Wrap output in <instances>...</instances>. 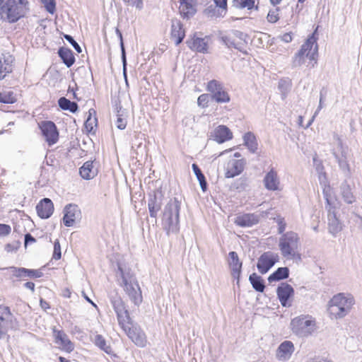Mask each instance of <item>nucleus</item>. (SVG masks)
<instances>
[{
	"label": "nucleus",
	"mask_w": 362,
	"mask_h": 362,
	"mask_svg": "<svg viewBox=\"0 0 362 362\" xmlns=\"http://www.w3.org/2000/svg\"><path fill=\"white\" fill-rule=\"evenodd\" d=\"M41 2L44 4L46 10L53 14L56 10L55 0H41Z\"/></svg>",
	"instance_id": "50"
},
{
	"label": "nucleus",
	"mask_w": 362,
	"mask_h": 362,
	"mask_svg": "<svg viewBox=\"0 0 362 362\" xmlns=\"http://www.w3.org/2000/svg\"><path fill=\"white\" fill-rule=\"evenodd\" d=\"M16 323V318L10 307L0 305V339L7 333L8 329H13Z\"/></svg>",
	"instance_id": "9"
},
{
	"label": "nucleus",
	"mask_w": 362,
	"mask_h": 362,
	"mask_svg": "<svg viewBox=\"0 0 362 362\" xmlns=\"http://www.w3.org/2000/svg\"><path fill=\"white\" fill-rule=\"evenodd\" d=\"M233 6L238 8H247L251 10L255 7V0H233Z\"/></svg>",
	"instance_id": "42"
},
{
	"label": "nucleus",
	"mask_w": 362,
	"mask_h": 362,
	"mask_svg": "<svg viewBox=\"0 0 362 362\" xmlns=\"http://www.w3.org/2000/svg\"><path fill=\"white\" fill-rule=\"evenodd\" d=\"M17 101L16 95L12 90H4L0 92V103L13 104Z\"/></svg>",
	"instance_id": "39"
},
{
	"label": "nucleus",
	"mask_w": 362,
	"mask_h": 362,
	"mask_svg": "<svg viewBox=\"0 0 362 362\" xmlns=\"http://www.w3.org/2000/svg\"><path fill=\"white\" fill-rule=\"evenodd\" d=\"M333 138L337 142V147L335 149H337V151H340V150H342V149H347L348 148V146L344 145L343 141H342V139H341V137H340V136L339 134L334 133V135H333Z\"/></svg>",
	"instance_id": "57"
},
{
	"label": "nucleus",
	"mask_w": 362,
	"mask_h": 362,
	"mask_svg": "<svg viewBox=\"0 0 362 362\" xmlns=\"http://www.w3.org/2000/svg\"><path fill=\"white\" fill-rule=\"evenodd\" d=\"M10 269L11 270V272L13 275L18 279L24 278L25 277V273H26V268L23 267H11Z\"/></svg>",
	"instance_id": "51"
},
{
	"label": "nucleus",
	"mask_w": 362,
	"mask_h": 362,
	"mask_svg": "<svg viewBox=\"0 0 362 362\" xmlns=\"http://www.w3.org/2000/svg\"><path fill=\"white\" fill-rule=\"evenodd\" d=\"M80 175L85 180L93 179L97 174L93 161L88 160L83 163L79 169Z\"/></svg>",
	"instance_id": "29"
},
{
	"label": "nucleus",
	"mask_w": 362,
	"mask_h": 362,
	"mask_svg": "<svg viewBox=\"0 0 362 362\" xmlns=\"http://www.w3.org/2000/svg\"><path fill=\"white\" fill-rule=\"evenodd\" d=\"M11 232V228L9 225L0 223V236H6Z\"/></svg>",
	"instance_id": "56"
},
{
	"label": "nucleus",
	"mask_w": 362,
	"mask_h": 362,
	"mask_svg": "<svg viewBox=\"0 0 362 362\" xmlns=\"http://www.w3.org/2000/svg\"><path fill=\"white\" fill-rule=\"evenodd\" d=\"M197 0H182V19H189L197 11Z\"/></svg>",
	"instance_id": "27"
},
{
	"label": "nucleus",
	"mask_w": 362,
	"mask_h": 362,
	"mask_svg": "<svg viewBox=\"0 0 362 362\" xmlns=\"http://www.w3.org/2000/svg\"><path fill=\"white\" fill-rule=\"evenodd\" d=\"M206 90L210 93L211 99L217 103H227L230 100V97L223 83L217 80L209 81Z\"/></svg>",
	"instance_id": "8"
},
{
	"label": "nucleus",
	"mask_w": 362,
	"mask_h": 362,
	"mask_svg": "<svg viewBox=\"0 0 362 362\" xmlns=\"http://www.w3.org/2000/svg\"><path fill=\"white\" fill-rule=\"evenodd\" d=\"M323 197L325 199V208L328 211V209H330L331 210L334 209V207L332 205L331 201L329 199V194L327 191H326L325 189H323Z\"/></svg>",
	"instance_id": "61"
},
{
	"label": "nucleus",
	"mask_w": 362,
	"mask_h": 362,
	"mask_svg": "<svg viewBox=\"0 0 362 362\" xmlns=\"http://www.w3.org/2000/svg\"><path fill=\"white\" fill-rule=\"evenodd\" d=\"M29 0H0V21L13 24L27 17Z\"/></svg>",
	"instance_id": "2"
},
{
	"label": "nucleus",
	"mask_w": 362,
	"mask_h": 362,
	"mask_svg": "<svg viewBox=\"0 0 362 362\" xmlns=\"http://www.w3.org/2000/svg\"><path fill=\"white\" fill-rule=\"evenodd\" d=\"M339 190L341 198L345 203L352 204L356 202V197L354 194L352 188L346 180L341 183Z\"/></svg>",
	"instance_id": "22"
},
{
	"label": "nucleus",
	"mask_w": 362,
	"mask_h": 362,
	"mask_svg": "<svg viewBox=\"0 0 362 362\" xmlns=\"http://www.w3.org/2000/svg\"><path fill=\"white\" fill-rule=\"evenodd\" d=\"M305 53L300 54V50H298L294 55L292 66L298 67L303 64L305 63Z\"/></svg>",
	"instance_id": "46"
},
{
	"label": "nucleus",
	"mask_w": 362,
	"mask_h": 362,
	"mask_svg": "<svg viewBox=\"0 0 362 362\" xmlns=\"http://www.w3.org/2000/svg\"><path fill=\"white\" fill-rule=\"evenodd\" d=\"M209 98H211L210 93H203L200 95L197 99V104L199 107L204 108L209 106Z\"/></svg>",
	"instance_id": "47"
},
{
	"label": "nucleus",
	"mask_w": 362,
	"mask_h": 362,
	"mask_svg": "<svg viewBox=\"0 0 362 362\" xmlns=\"http://www.w3.org/2000/svg\"><path fill=\"white\" fill-rule=\"evenodd\" d=\"M279 8L274 10H270L267 14V19L271 23H275L279 20Z\"/></svg>",
	"instance_id": "48"
},
{
	"label": "nucleus",
	"mask_w": 362,
	"mask_h": 362,
	"mask_svg": "<svg viewBox=\"0 0 362 362\" xmlns=\"http://www.w3.org/2000/svg\"><path fill=\"white\" fill-rule=\"evenodd\" d=\"M354 303V298L351 294L339 293L329 301V313L336 319L343 318L349 313Z\"/></svg>",
	"instance_id": "3"
},
{
	"label": "nucleus",
	"mask_w": 362,
	"mask_h": 362,
	"mask_svg": "<svg viewBox=\"0 0 362 362\" xmlns=\"http://www.w3.org/2000/svg\"><path fill=\"white\" fill-rule=\"evenodd\" d=\"M314 165L315 166L316 171L320 174V175H323L325 176L326 173L324 171V166L320 160H318L316 157H313V158Z\"/></svg>",
	"instance_id": "54"
},
{
	"label": "nucleus",
	"mask_w": 362,
	"mask_h": 362,
	"mask_svg": "<svg viewBox=\"0 0 362 362\" xmlns=\"http://www.w3.org/2000/svg\"><path fill=\"white\" fill-rule=\"evenodd\" d=\"M64 38L71 44V45L74 47V48L78 52H81V48L79 46V45L74 40V38L69 35H65Z\"/></svg>",
	"instance_id": "60"
},
{
	"label": "nucleus",
	"mask_w": 362,
	"mask_h": 362,
	"mask_svg": "<svg viewBox=\"0 0 362 362\" xmlns=\"http://www.w3.org/2000/svg\"><path fill=\"white\" fill-rule=\"evenodd\" d=\"M228 263L230 270L243 268V262L239 259L238 253L235 251L228 253Z\"/></svg>",
	"instance_id": "37"
},
{
	"label": "nucleus",
	"mask_w": 362,
	"mask_h": 362,
	"mask_svg": "<svg viewBox=\"0 0 362 362\" xmlns=\"http://www.w3.org/2000/svg\"><path fill=\"white\" fill-rule=\"evenodd\" d=\"M58 54L67 67H71L75 63V57L72 50L68 47H61Z\"/></svg>",
	"instance_id": "30"
},
{
	"label": "nucleus",
	"mask_w": 362,
	"mask_h": 362,
	"mask_svg": "<svg viewBox=\"0 0 362 362\" xmlns=\"http://www.w3.org/2000/svg\"><path fill=\"white\" fill-rule=\"evenodd\" d=\"M94 344L107 354L111 355L113 354L112 347L107 344L105 339L102 335L97 334L95 337Z\"/></svg>",
	"instance_id": "38"
},
{
	"label": "nucleus",
	"mask_w": 362,
	"mask_h": 362,
	"mask_svg": "<svg viewBox=\"0 0 362 362\" xmlns=\"http://www.w3.org/2000/svg\"><path fill=\"white\" fill-rule=\"evenodd\" d=\"M317 33V28L313 31V33L308 36L305 42L301 45L300 50V54L305 53L307 54L308 52H311L313 45L316 46L317 40L318 38Z\"/></svg>",
	"instance_id": "31"
},
{
	"label": "nucleus",
	"mask_w": 362,
	"mask_h": 362,
	"mask_svg": "<svg viewBox=\"0 0 362 362\" xmlns=\"http://www.w3.org/2000/svg\"><path fill=\"white\" fill-rule=\"evenodd\" d=\"M244 145L247 146L250 153H255L258 147L257 141L255 135L251 132H247L243 135Z\"/></svg>",
	"instance_id": "34"
},
{
	"label": "nucleus",
	"mask_w": 362,
	"mask_h": 362,
	"mask_svg": "<svg viewBox=\"0 0 362 362\" xmlns=\"http://www.w3.org/2000/svg\"><path fill=\"white\" fill-rule=\"evenodd\" d=\"M204 13L208 17H223L225 16L224 11H222V9L218 8V6L215 5H210L207 6L204 10Z\"/></svg>",
	"instance_id": "40"
},
{
	"label": "nucleus",
	"mask_w": 362,
	"mask_h": 362,
	"mask_svg": "<svg viewBox=\"0 0 362 362\" xmlns=\"http://www.w3.org/2000/svg\"><path fill=\"white\" fill-rule=\"evenodd\" d=\"M295 348L292 341L286 340L281 342L276 350V358L279 361L288 360L293 353L294 352Z\"/></svg>",
	"instance_id": "18"
},
{
	"label": "nucleus",
	"mask_w": 362,
	"mask_h": 362,
	"mask_svg": "<svg viewBox=\"0 0 362 362\" xmlns=\"http://www.w3.org/2000/svg\"><path fill=\"white\" fill-rule=\"evenodd\" d=\"M317 51H318V45L316 44V47H315V49L311 52H308L307 54H305V56L310 59V60H316V58L317 57Z\"/></svg>",
	"instance_id": "64"
},
{
	"label": "nucleus",
	"mask_w": 362,
	"mask_h": 362,
	"mask_svg": "<svg viewBox=\"0 0 362 362\" xmlns=\"http://www.w3.org/2000/svg\"><path fill=\"white\" fill-rule=\"evenodd\" d=\"M116 126L119 129H124L127 126L126 120L124 118H122L121 115H118L117 117L116 121Z\"/></svg>",
	"instance_id": "63"
},
{
	"label": "nucleus",
	"mask_w": 362,
	"mask_h": 362,
	"mask_svg": "<svg viewBox=\"0 0 362 362\" xmlns=\"http://www.w3.org/2000/svg\"><path fill=\"white\" fill-rule=\"evenodd\" d=\"M62 257V253H61V246L59 241L58 240H56L54 243V252L52 258L55 260H59Z\"/></svg>",
	"instance_id": "52"
},
{
	"label": "nucleus",
	"mask_w": 362,
	"mask_h": 362,
	"mask_svg": "<svg viewBox=\"0 0 362 362\" xmlns=\"http://www.w3.org/2000/svg\"><path fill=\"white\" fill-rule=\"evenodd\" d=\"M230 31L234 38H238L240 40L239 42L244 43V47L247 44V39L249 38V36L247 33L238 30H232Z\"/></svg>",
	"instance_id": "45"
},
{
	"label": "nucleus",
	"mask_w": 362,
	"mask_h": 362,
	"mask_svg": "<svg viewBox=\"0 0 362 362\" xmlns=\"http://www.w3.org/2000/svg\"><path fill=\"white\" fill-rule=\"evenodd\" d=\"M186 44L192 50L202 53L207 52L208 42L205 41V38L204 37L194 35L191 40L186 41Z\"/></svg>",
	"instance_id": "24"
},
{
	"label": "nucleus",
	"mask_w": 362,
	"mask_h": 362,
	"mask_svg": "<svg viewBox=\"0 0 362 362\" xmlns=\"http://www.w3.org/2000/svg\"><path fill=\"white\" fill-rule=\"evenodd\" d=\"M214 140L218 144H223L233 138L230 129L225 125H219L214 131Z\"/></svg>",
	"instance_id": "25"
},
{
	"label": "nucleus",
	"mask_w": 362,
	"mask_h": 362,
	"mask_svg": "<svg viewBox=\"0 0 362 362\" xmlns=\"http://www.w3.org/2000/svg\"><path fill=\"white\" fill-rule=\"evenodd\" d=\"M13 70V60L0 57V81L4 80Z\"/></svg>",
	"instance_id": "33"
},
{
	"label": "nucleus",
	"mask_w": 362,
	"mask_h": 362,
	"mask_svg": "<svg viewBox=\"0 0 362 362\" xmlns=\"http://www.w3.org/2000/svg\"><path fill=\"white\" fill-rule=\"evenodd\" d=\"M328 229L329 232L336 236L343 228L341 221L337 217L334 209H328Z\"/></svg>",
	"instance_id": "21"
},
{
	"label": "nucleus",
	"mask_w": 362,
	"mask_h": 362,
	"mask_svg": "<svg viewBox=\"0 0 362 362\" xmlns=\"http://www.w3.org/2000/svg\"><path fill=\"white\" fill-rule=\"evenodd\" d=\"M333 138L337 142V147L335 149H337V151H340V150H342V149H347L348 148V146L344 145L343 141H342V139H341V137H340V136L339 134L334 133V135H333Z\"/></svg>",
	"instance_id": "58"
},
{
	"label": "nucleus",
	"mask_w": 362,
	"mask_h": 362,
	"mask_svg": "<svg viewBox=\"0 0 362 362\" xmlns=\"http://www.w3.org/2000/svg\"><path fill=\"white\" fill-rule=\"evenodd\" d=\"M53 335L54 341L59 344L60 349L66 352L71 353L74 349V343L68 338L67 335L62 330L53 329Z\"/></svg>",
	"instance_id": "15"
},
{
	"label": "nucleus",
	"mask_w": 362,
	"mask_h": 362,
	"mask_svg": "<svg viewBox=\"0 0 362 362\" xmlns=\"http://www.w3.org/2000/svg\"><path fill=\"white\" fill-rule=\"evenodd\" d=\"M326 95H327V90L324 88H322L320 92L319 105L315 112V115H317L319 112L323 107V103L325 99Z\"/></svg>",
	"instance_id": "53"
},
{
	"label": "nucleus",
	"mask_w": 362,
	"mask_h": 362,
	"mask_svg": "<svg viewBox=\"0 0 362 362\" xmlns=\"http://www.w3.org/2000/svg\"><path fill=\"white\" fill-rule=\"evenodd\" d=\"M227 1L228 0H214V4H216L218 8L222 9V11H224V14H226L227 11Z\"/></svg>",
	"instance_id": "62"
},
{
	"label": "nucleus",
	"mask_w": 362,
	"mask_h": 362,
	"mask_svg": "<svg viewBox=\"0 0 362 362\" xmlns=\"http://www.w3.org/2000/svg\"><path fill=\"white\" fill-rule=\"evenodd\" d=\"M81 216V211L76 204H69L64 209L63 223L66 227H72Z\"/></svg>",
	"instance_id": "13"
},
{
	"label": "nucleus",
	"mask_w": 362,
	"mask_h": 362,
	"mask_svg": "<svg viewBox=\"0 0 362 362\" xmlns=\"http://www.w3.org/2000/svg\"><path fill=\"white\" fill-rule=\"evenodd\" d=\"M59 106L64 110H69L72 113H74L78 110V105L75 102H72L70 100L62 97L58 100Z\"/></svg>",
	"instance_id": "36"
},
{
	"label": "nucleus",
	"mask_w": 362,
	"mask_h": 362,
	"mask_svg": "<svg viewBox=\"0 0 362 362\" xmlns=\"http://www.w3.org/2000/svg\"><path fill=\"white\" fill-rule=\"evenodd\" d=\"M290 270L287 267H279L268 276L269 283L276 282L286 279L289 277Z\"/></svg>",
	"instance_id": "28"
},
{
	"label": "nucleus",
	"mask_w": 362,
	"mask_h": 362,
	"mask_svg": "<svg viewBox=\"0 0 362 362\" xmlns=\"http://www.w3.org/2000/svg\"><path fill=\"white\" fill-rule=\"evenodd\" d=\"M259 221V217L255 214H243L237 216L234 223L240 227H251L256 225Z\"/></svg>",
	"instance_id": "19"
},
{
	"label": "nucleus",
	"mask_w": 362,
	"mask_h": 362,
	"mask_svg": "<svg viewBox=\"0 0 362 362\" xmlns=\"http://www.w3.org/2000/svg\"><path fill=\"white\" fill-rule=\"evenodd\" d=\"M168 219V230L172 232L179 231V202L176 201L175 203L170 204L168 209L165 213Z\"/></svg>",
	"instance_id": "12"
},
{
	"label": "nucleus",
	"mask_w": 362,
	"mask_h": 362,
	"mask_svg": "<svg viewBox=\"0 0 362 362\" xmlns=\"http://www.w3.org/2000/svg\"><path fill=\"white\" fill-rule=\"evenodd\" d=\"M276 223L278 224V233L279 234H284L285 233L284 231L286 228V223L284 221V218L282 217H277Z\"/></svg>",
	"instance_id": "55"
},
{
	"label": "nucleus",
	"mask_w": 362,
	"mask_h": 362,
	"mask_svg": "<svg viewBox=\"0 0 362 362\" xmlns=\"http://www.w3.org/2000/svg\"><path fill=\"white\" fill-rule=\"evenodd\" d=\"M294 293V288L287 282H282L277 286V298L283 307L289 308L291 306V300L293 298Z\"/></svg>",
	"instance_id": "11"
},
{
	"label": "nucleus",
	"mask_w": 362,
	"mask_h": 362,
	"mask_svg": "<svg viewBox=\"0 0 362 362\" xmlns=\"http://www.w3.org/2000/svg\"><path fill=\"white\" fill-rule=\"evenodd\" d=\"M291 81L289 78H281L279 81L278 88L283 97H286L291 88Z\"/></svg>",
	"instance_id": "41"
},
{
	"label": "nucleus",
	"mask_w": 362,
	"mask_h": 362,
	"mask_svg": "<svg viewBox=\"0 0 362 362\" xmlns=\"http://www.w3.org/2000/svg\"><path fill=\"white\" fill-rule=\"evenodd\" d=\"M293 333L299 337H307L315 330V322L308 316H299L293 318L291 322Z\"/></svg>",
	"instance_id": "4"
},
{
	"label": "nucleus",
	"mask_w": 362,
	"mask_h": 362,
	"mask_svg": "<svg viewBox=\"0 0 362 362\" xmlns=\"http://www.w3.org/2000/svg\"><path fill=\"white\" fill-rule=\"evenodd\" d=\"M332 154L337 160L339 168L343 172L344 176L347 178L351 177L350 165L347 160L348 148L337 151V149H332Z\"/></svg>",
	"instance_id": "14"
},
{
	"label": "nucleus",
	"mask_w": 362,
	"mask_h": 362,
	"mask_svg": "<svg viewBox=\"0 0 362 362\" xmlns=\"http://www.w3.org/2000/svg\"><path fill=\"white\" fill-rule=\"evenodd\" d=\"M245 163V159H233L230 160L227 165L225 177L226 178H233L239 175L244 170Z\"/></svg>",
	"instance_id": "16"
},
{
	"label": "nucleus",
	"mask_w": 362,
	"mask_h": 362,
	"mask_svg": "<svg viewBox=\"0 0 362 362\" xmlns=\"http://www.w3.org/2000/svg\"><path fill=\"white\" fill-rule=\"evenodd\" d=\"M242 273V269L230 270L232 277L236 281V285L240 286V280Z\"/></svg>",
	"instance_id": "59"
},
{
	"label": "nucleus",
	"mask_w": 362,
	"mask_h": 362,
	"mask_svg": "<svg viewBox=\"0 0 362 362\" xmlns=\"http://www.w3.org/2000/svg\"><path fill=\"white\" fill-rule=\"evenodd\" d=\"M298 240V234L293 231H288L281 235L279 247L283 257L294 256V250L297 248Z\"/></svg>",
	"instance_id": "6"
},
{
	"label": "nucleus",
	"mask_w": 362,
	"mask_h": 362,
	"mask_svg": "<svg viewBox=\"0 0 362 362\" xmlns=\"http://www.w3.org/2000/svg\"><path fill=\"white\" fill-rule=\"evenodd\" d=\"M218 38L219 40L228 48L233 47L234 49L243 52V54H247V52L244 49V43H242V42H235V38L231 31H230V33L228 34L221 33Z\"/></svg>",
	"instance_id": "20"
},
{
	"label": "nucleus",
	"mask_w": 362,
	"mask_h": 362,
	"mask_svg": "<svg viewBox=\"0 0 362 362\" xmlns=\"http://www.w3.org/2000/svg\"><path fill=\"white\" fill-rule=\"evenodd\" d=\"M122 286L128 300L134 306L139 307L143 301V296L138 281L132 277L127 279L124 276Z\"/></svg>",
	"instance_id": "5"
},
{
	"label": "nucleus",
	"mask_w": 362,
	"mask_h": 362,
	"mask_svg": "<svg viewBox=\"0 0 362 362\" xmlns=\"http://www.w3.org/2000/svg\"><path fill=\"white\" fill-rule=\"evenodd\" d=\"M148 206L151 216L156 217L160 209V205L157 204L156 197L148 201Z\"/></svg>",
	"instance_id": "44"
},
{
	"label": "nucleus",
	"mask_w": 362,
	"mask_h": 362,
	"mask_svg": "<svg viewBox=\"0 0 362 362\" xmlns=\"http://www.w3.org/2000/svg\"><path fill=\"white\" fill-rule=\"evenodd\" d=\"M54 209L53 202L49 198L42 199L36 206L37 214L41 218H49L53 214Z\"/></svg>",
	"instance_id": "17"
},
{
	"label": "nucleus",
	"mask_w": 362,
	"mask_h": 362,
	"mask_svg": "<svg viewBox=\"0 0 362 362\" xmlns=\"http://www.w3.org/2000/svg\"><path fill=\"white\" fill-rule=\"evenodd\" d=\"M279 261L277 253L271 251L263 252L258 258L257 268L261 274H267Z\"/></svg>",
	"instance_id": "10"
},
{
	"label": "nucleus",
	"mask_w": 362,
	"mask_h": 362,
	"mask_svg": "<svg viewBox=\"0 0 362 362\" xmlns=\"http://www.w3.org/2000/svg\"><path fill=\"white\" fill-rule=\"evenodd\" d=\"M111 303L120 328L136 346L144 347L147 344L146 336L141 327L134 323L124 300L117 297L112 298Z\"/></svg>",
	"instance_id": "1"
},
{
	"label": "nucleus",
	"mask_w": 362,
	"mask_h": 362,
	"mask_svg": "<svg viewBox=\"0 0 362 362\" xmlns=\"http://www.w3.org/2000/svg\"><path fill=\"white\" fill-rule=\"evenodd\" d=\"M249 281L255 291L259 293L264 292L266 286L264 280L261 276L256 273H252L249 276Z\"/></svg>",
	"instance_id": "32"
},
{
	"label": "nucleus",
	"mask_w": 362,
	"mask_h": 362,
	"mask_svg": "<svg viewBox=\"0 0 362 362\" xmlns=\"http://www.w3.org/2000/svg\"><path fill=\"white\" fill-rule=\"evenodd\" d=\"M181 24L177 23V25H173L171 31V39L174 41L175 45H179L181 42Z\"/></svg>",
	"instance_id": "43"
},
{
	"label": "nucleus",
	"mask_w": 362,
	"mask_h": 362,
	"mask_svg": "<svg viewBox=\"0 0 362 362\" xmlns=\"http://www.w3.org/2000/svg\"><path fill=\"white\" fill-rule=\"evenodd\" d=\"M37 125L41 135L49 146H52L59 141V132L57 125L52 121H41L38 122Z\"/></svg>",
	"instance_id": "7"
},
{
	"label": "nucleus",
	"mask_w": 362,
	"mask_h": 362,
	"mask_svg": "<svg viewBox=\"0 0 362 362\" xmlns=\"http://www.w3.org/2000/svg\"><path fill=\"white\" fill-rule=\"evenodd\" d=\"M263 182L267 189L270 191L279 189V180L276 172L273 168L265 175Z\"/></svg>",
	"instance_id": "23"
},
{
	"label": "nucleus",
	"mask_w": 362,
	"mask_h": 362,
	"mask_svg": "<svg viewBox=\"0 0 362 362\" xmlns=\"http://www.w3.org/2000/svg\"><path fill=\"white\" fill-rule=\"evenodd\" d=\"M43 276V273L40 269H26L25 277L31 279H37Z\"/></svg>",
	"instance_id": "49"
},
{
	"label": "nucleus",
	"mask_w": 362,
	"mask_h": 362,
	"mask_svg": "<svg viewBox=\"0 0 362 362\" xmlns=\"http://www.w3.org/2000/svg\"><path fill=\"white\" fill-rule=\"evenodd\" d=\"M192 168L194 175H196L197 180L199 181L202 192H206L208 189V183L202 170L196 163H193Z\"/></svg>",
	"instance_id": "35"
},
{
	"label": "nucleus",
	"mask_w": 362,
	"mask_h": 362,
	"mask_svg": "<svg viewBox=\"0 0 362 362\" xmlns=\"http://www.w3.org/2000/svg\"><path fill=\"white\" fill-rule=\"evenodd\" d=\"M84 128L86 133L95 134L98 128V118L96 111L93 108L88 110V115L84 123Z\"/></svg>",
	"instance_id": "26"
}]
</instances>
